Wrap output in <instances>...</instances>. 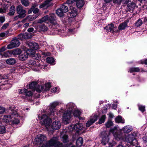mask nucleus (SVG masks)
Here are the masks:
<instances>
[{"instance_id": "obj_1", "label": "nucleus", "mask_w": 147, "mask_h": 147, "mask_svg": "<svg viewBox=\"0 0 147 147\" xmlns=\"http://www.w3.org/2000/svg\"><path fill=\"white\" fill-rule=\"evenodd\" d=\"M46 113L43 112L41 113L40 116L38 115V117L41 124L44 125L47 129L52 133L53 130L58 129L60 128L61 126V123L59 121H54L51 126L50 125L52 122L51 119L47 116Z\"/></svg>"}, {"instance_id": "obj_2", "label": "nucleus", "mask_w": 147, "mask_h": 147, "mask_svg": "<svg viewBox=\"0 0 147 147\" xmlns=\"http://www.w3.org/2000/svg\"><path fill=\"white\" fill-rule=\"evenodd\" d=\"M51 87L50 83L48 82L43 86L39 82H33L28 86V88L33 91H36L38 92H44L50 89Z\"/></svg>"}, {"instance_id": "obj_3", "label": "nucleus", "mask_w": 147, "mask_h": 147, "mask_svg": "<svg viewBox=\"0 0 147 147\" xmlns=\"http://www.w3.org/2000/svg\"><path fill=\"white\" fill-rule=\"evenodd\" d=\"M71 113H72L66 111L62 108L57 113V115H62V119L63 123L65 124L68 123V121L71 117Z\"/></svg>"}, {"instance_id": "obj_4", "label": "nucleus", "mask_w": 147, "mask_h": 147, "mask_svg": "<svg viewBox=\"0 0 147 147\" xmlns=\"http://www.w3.org/2000/svg\"><path fill=\"white\" fill-rule=\"evenodd\" d=\"M55 18V15L54 14L51 13L49 15V16H46L39 19L38 21L37 22L39 23H42L48 20L53 25L58 26V25L57 24Z\"/></svg>"}, {"instance_id": "obj_5", "label": "nucleus", "mask_w": 147, "mask_h": 147, "mask_svg": "<svg viewBox=\"0 0 147 147\" xmlns=\"http://www.w3.org/2000/svg\"><path fill=\"white\" fill-rule=\"evenodd\" d=\"M67 128L68 129V131H71L74 130L78 132L83 128V126L82 123H77L75 124L71 125Z\"/></svg>"}, {"instance_id": "obj_6", "label": "nucleus", "mask_w": 147, "mask_h": 147, "mask_svg": "<svg viewBox=\"0 0 147 147\" xmlns=\"http://www.w3.org/2000/svg\"><path fill=\"white\" fill-rule=\"evenodd\" d=\"M117 127L116 126L110 129V132L112 133L113 135L114 138L117 141L123 139L122 137V134L119 132H117Z\"/></svg>"}, {"instance_id": "obj_7", "label": "nucleus", "mask_w": 147, "mask_h": 147, "mask_svg": "<svg viewBox=\"0 0 147 147\" xmlns=\"http://www.w3.org/2000/svg\"><path fill=\"white\" fill-rule=\"evenodd\" d=\"M68 129L67 128H66L65 129L63 130L61 133V139L63 143H66L69 140L67 133L69 131H68Z\"/></svg>"}, {"instance_id": "obj_8", "label": "nucleus", "mask_w": 147, "mask_h": 147, "mask_svg": "<svg viewBox=\"0 0 147 147\" xmlns=\"http://www.w3.org/2000/svg\"><path fill=\"white\" fill-rule=\"evenodd\" d=\"M47 140L45 135L42 134L38 135L35 139V141L37 144H41Z\"/></svg>"}, {"instance_id": "obj_9", "label": "nucleus", "mask_w": 147, "mask_h": 147, "mask_svg": "<svg viewBox=\"0 0 147 147\" xmlns=\"http://www.w3.org/2000/svg\"><path fill=\"white\" fill-rule=\"evenodd\" d=\"M59 104V102H58L55 101L51 103L50 104V107L49 108V111H50V113L48 115H49L51 117H52L55 115L54 112L55 110V107Z\"/></svg>"}, {"instance_id": "obj_10", "label": "nucleus", "mask_w": 147, "mask_h": 147, "mask_svg": "<svg viewBox=\"0 0 147 147\" xmlns=\"http://www.w3.org/2000/svg\"><path fill=\"white\" fill-rule=\"evenodd\" d=\"M20 45V42L18 39L16 38H14L11 41L10 44L8 45L7 48L8 49H10L14 47H18Z\"/></svg>"}, {"instance_id": "obj_11", "label": "nucleus", "mask_w": 147, "mask_h": 147, "mask_svg": "<svg viewBox=\"0 0 147 147\" xmlns=\"http://www.w3.org/2000/svg\"><path fill=\"white\" fill-rule=\"evenodd\" d=\"M76 108V107L75 104L73 103L70 102L67 104L66 108H64L63 109L72 113L74 110Z\"/></svg>"}, {"instance_id": "obj_12", "label": "nucleus", "mask_w": 147, "mask_h": 147, "mask_svg": "<svg viewBox=\"0 0 147 147\" xmlns=\"http://www.w3.org/2000/svg\"><path fill=\"white\" fill-rule=\"evenodd\" d=\"M18 92L20 93L24 94L25 95V97H23L25 99L27 98V97L31 96L32 94V92L30 91H28L25 88L20 89Z\"/></svg>"}, {"instance_id": "obj_13", "label": "nucleus", "mask_w": 147, "mask_h": 147, "mask_svg": "<svg viewBox=\"0 0 147 147\" xmlns=\"http://www.w3.org/2000/svg\"><path fill=\"white\" fill-rule=\"evenodd\" d=\"M16 10L18 13L19 14L21 18H24L25 17L26 11L23 9L22 6L20 5L17 6Z\"/></svg>"}, {"instance_id": "obj_14", "label": "nucleus", "mask_w": 147, "mask_h": 147, "mask_svg": "<svg viewBox=\"0 0 147 147\" xmlns=\"http://www.w3.org/2000/svg\"><path fill=\"white\" fill-rule=\"evenodd\" d=\"M28 64L29 65L34 66L35 67L34 68H32V69L34 71H38L40 68V66L39 65H38L39 64L38 63L36 64L35 61L33 60H30Z\"/></svg>"}, {"instance_id": "obj_15", "label": "nucleus", "mask_w": 147, "mask_h": 147, "mask_svg": "<svg viewBox=\"0 0 147 147\" xmlns=\"http://www.w3.org/2000/svg\"><path fill=\"white\" fill-rule=\"evenodd\" d=\"M40 23L36 26V30L39 32L47 31L48 30L47 27L44 24L42 23Z\"/></svg>"}, {"instance_id": "obj_16", "label": "nucleus", "mask_w": 147, "mask_h": 147, "mask_svg": "<svg viewBox=\"0 0 147 147\" xmlns=\"http://www.w3.org/2000/svg\"><path fill=\"white\" fill-rule=\"evenodd\" d=\"M98 117L97 115L94 114L93 116H91L90 120L88 121L86 124L87 127H89L98 119Z\"/></svg>"}, {"instance_id": "obj_17", "label": "nucleus", "mask_w": 147, "mask_h": 147, "mask_svg": "<svg viewBox=\"0 0 147 147\" xmlns=\"http://www.w3.org/2000/svg\"><path fill=\"white\" fill-rule=\"evenodd\" d=\"M125 140L128 143H130L131 144L133 145L134 143L133 142L136 140H135V136L133 134H130L127 136L125 138Z\"/></svg>"}, {"instance_id": "obj_18", "label": "nucleus", "mask_w": 147, "mask_h": 147, "mask_svg": "<svg viewBox=\"0 0 147 147\" xmlns=\"http://www.w3.org/2000/svg\"><path fill=\"white\" fill-rule=\"evenodd\" d=\"M14 114H15V115H14L13 117L11 118V123L12 124H17L19 122V119L20 117L18 115L17 112H14Z\"/></svg>"}, {"instance_id": "obj_19", "label": "nucleus", "mask_w": 147, "mask_h": 147, "mask_svg": "<svg viewBox=\"0 0 147 147\" xmlns=\"http://www.w3.org/2000/svg\"><path fill=\"white\" fill-rule=\"evenodd\" d=\"M14 112L11 115H7L4 116L3 119V121L6 123L11 122V118L13 117L14 115H15V114H14Z\"/></svg>"}, {"instance_id": "obj_20", "label": "nucleus", "mask_w": 147, "mask_h": 147, "mask_svg": "<svg viewBox=\"0 0 147 147\" xmlns=\"http://www.w3.org/2000/svg\"><path fill=\"white\" fill-rule=\"evenodd\" d=\"M73 31V30L67 29L66 30V31L65 32L64 30H62L60 31L58 30V32L57 33L64 36H66L68 35L69 33H72Z\"/></svg>"}, {"instance_id": "obj_21", "label": "nucleus", "mask_w": 147, "mask_h": 147, "mask_svg": "<svg viewBox=\"0 0 147 147\" xmlns=\"http://www.w3.org/2000/svg\"><path fill=\"white\" fill-rule=\"evenodd\" d=\"M29 34L27 33L24 34H20L18 35V38L21 40L24 39H28L30 38Z\"/></svg>"}, {"instance_id": "obj_22", "label": "nucleus", "mask_w": 147, "mask_h": 147, "mask_svg": "<svg viewBox=\"0 0 147 147\" xmlns=\"http://www.w3.org/2000/svg\"><path fill=\"white\" fill-rule=\"evenodd\" d=\"M28 45L30 47L34 50H36L38 48V45L34 42H30L28 43Z\"/></svg>"}, {"instance_id": "obj_23", "label": "nucleus", "mask_w": 147, "mask_h": 147, "mask_svg": "<svg viewBox=\"0 0 147 147\" xmlns=\"http://www.w3.org/2000/svg\"><path fill=\"white\" fill-rule=\"evenodd\" d=\"M114 25L113 24H109L107 26L104 28V29H106L107 32H113L114 31Z\"/></svg>"}, {"instance_id": "obj_24", "label": "nucleus", "mask_w": 147, "mask_h": 147, "mask_svg": "<svg viewBox=\"0 0 147 147\" xmlns=\"http://www.w3.org/2000/svg\"><path fill=\"white\" fill-rule=\"evenodd\" d=\"M70 9L71 10V14L74 17H75L77 15V11L76 8L70 6Z\"/></svg>"}, {"instance_id": "obj_25", "label": "nucleus", "mask_w": 147, "mask_h": 147, "mask_svg": "<svg viewBox=\"0 0 147 147\" xmlns=\"http://www.w3.org/2000/svg\"><path fill=\"white\" fill-rule=\"evenodd\" d=\"M136 5L133 2L129 3L127 5V9L128 11H130L133 10L135 7Z\"/></svg>"}, {"instance_id": "obj_26", "label": "nucleus", "mask_w": 147, "mask_h": 147, "mask_svg": "<svg viewBox=\"0 0 147 147\" xmlns=\"http://www.w3.org/2000/svg\"><path fill=\"white\" fill-rule=\"evenodd\" d=\"M12 55L11 51H8L4 52L1 56L2 57L7 58L11 57Z\"/></svg>"}, {"instance_id": "obj_27", "label": "nucleus", "mask_w": 147, "mask_h": 147, "mask_svg": "<svg viewBox=\"0 0 147 147\" xmlns=\"http://www.w3.org/2000/svg\"><path fill=\"white\" fill-rule=\"evenodd\" d=\"M127 26V23L124 22L120 24L118 26V28L119 30H122L125 29Z\"/></svg>"}, {"instance_id": "obj_28", "label": "nucleus", "mask_w": 147, "mask_h": 147, "mask_svg": "<svg viewBox=\"0 0 147 147\" xmlns=\"http://www.w3.org/2000/svg\"><path fill=\"white\" fill-rule=\"evenodd\" d=\"M76 2L77 6L79 8L82 7L85 4L83 0H76Z\"/></svg>"}, {"instance_id": "obj_29", "label": "nucleus", "mask_w": 147, "mask_h": 147, "mask_svg": "<svg viewBox=\"0 0 147 147\" xmlns=\"http://www.w3.org/2000/svg\"><path fill=\"white\" fill-rule=\"evenodd\" d=\"M83 143V139L82 137H79L76 142V145L77 147H80L81 146Z\"/></svg>"}, {"instance_id": "obj_30", "label": "nucleus", "mask_w": 147, "mask_h": 147, "mask_svg": "<svg viewBox=\"0 0 147 147\" xmlns=\"http://www.w3.org/2000/svg\"><path fill=\"white\" fill-rule=\"evenodd\" d=\"M28 55L27 53L26 52H24V53H22L20 56V59L22 61L25 60L27 58Z\"/></svg>"}, {"instance_id": "obj_31", "label": "nucleus", "mask_w": 147, "mask_h": 147, "mask_svg": "<svg viewBox=\"0 0 147 147\" xmlns=\"http://www.w3.org/2000/svg\"><path fill=\"white\" fill-rule=\"evenodd\" d=\"M16 11V9L14 6L12 5L11 7L10 10L9 12L8 13V15L9 16H13V15Z\"/></svg>"}, {"instance_id": "obj_32", "label": "nucleus", "mask_w": 147, "mask_h": 147, "mask_svg": "<svg viewBox=\"0 0 147 147\" xmlns=\"http://www.w3.org/2000/svg\"><path fill=\"white\" fill-rule=\"evenodd\" d=\"M11 54L14 55H20L21 53V51L19 49H16L13 50L11 51Z\"/></svg>"}, {"instance_id": "obj_33", "label": "nucleus", "mask_w": 147, "mask_h": 147, "mask_svg": "<svg viewBox=\"0 0 147 147\" xmlns=\"http://www.w3.org/2000/svg\"><path fill=\"white\" fill-rule=\"evenodd\" d=\"M133 130V128L129 126H126L123 128V131L124 132L128 133L130 132Z\"/></svg>"}, {"instance_id": "obj_34", "label": "nucleus", "mask_w": 147, "mask_h": 147, "mask_svg": "<svg viewBox=\"0 0 147 147\" xmlns=\"http://www.w3.org/2000/svg\"><path fill=\"white\" fill-rule=\"evenodd\" d=\"M6 62L7 64L13 65L16 63V61L14 59L11 58L7 59L6 60Z\"/></svg>"}, {"instance_id": "obj_35", "label": "nucleus", "mask_w": 147, "mask_h": 147, "mask_svg": "<svg viewBox=\"0 0 147 147\" xmlns=\"http://www.w3.org/2000/svg\"><path fill=\"white\" fill-rule=\"evenodd\" d=\"M73 112L74 115L75 117H79L81 113L80 110L76 108L74 110Z\"/></svg>"}, {"instance_id": "obj_36", "label": "nucleus", "mask_w": 147, "mask_h": 147, "mask_svg": "<svg viewBox=\"0 0 147 147\" xmlns=\"http://www.w3.org/2000/svg\"><path fill=\"white\" fill-rule=\"evenodd\" d=\"M115 121L116 122L119 123H124V120L122 119V117L121 116H118L115 119Z\"/></svg>"}, {"instance_id": "obj_37", "label": "nucleus", "mask_w": 147, "mask_h": 147, "mask_svg": "<svg viewBox=\"0 0 147 147\" xmlns=\"http://www.w3.org/2000/svg\"><path fill=\"white\" fill-rule=\"evenodd\" d=\"M106 118V116L105 115H102L100 118L99 119L97 123L99 124H101L104 122L105 119Z\"/></svg>"}, {"instance_id": "obj_38", "label": "nucleus", "mask_w": 147, "mask_h": 147, "mask_svg": "<svg viewBox=\"0 0 147 147\" xmlns=\"http://www.w3.org/2000/svg\"><path fill=\"white\" fill-rule=\"evenodd\" d=\"M140 69L138 67H132L130 68L128 72H129L131 73L133 72H138L140 71Z\"/></svg>"}, {"instance_id": "obj_39", "label": "nucleus", "mask_w": 147, "mask_h": 147, "mask_svg": "<svg viewBox=\"0 0 147 147\" xmlns=\"http://www.w3.org/2000/svg\"><path fill=\"white\" fill-rule=\"evenodd\" d=\"M47 62L49 63L52 64V65H54L53 62L54 61V58L51 57H49L47 58L46 59Z\"/></svg>"}, {"instance_id": "obj_40", "label": "nucleus", "mask_w": 147, "mask_h": 147, "mask_svg": "<svg viewBox=\"0 0 147 147\" xmlns=\"http://www.w3.org/2000/svg\"><path fill=\"white\" fill-rule=\"evenodd\" d=\"M56 13L58 16L60 17L63 16L64 14V12L60 8L56 10Z\"/></svg>"}, {"instance_id": "obj_41", "label": "nucleus", "mask_w": 147, "mask_h": 147, "mask_svg": "<svg viewBox=\"0 0 147 147\" xmlns=\"http://www.w3.org/2000/svg\"><path fill=\"white\" fill-rule=\"evenodd\" d=\"M64 13L67 12L68 10V9L67 6L65 5H63L60 8Z\"/></svg>"}, {"instance_id": "obj_42", "label": "nucleus", "mask_w": 147, "mask_h": 147, "mask_svg": "<svg viewBox=\"0 0 147 147\" xmlns=\"http://www.w3.org/2000/svg\"><path fill=\"white\" fill-rule=\"evenodd\" d=\"M34 50V49H33L31 48H30V49H28L27 50L26 52L27 53L28 55H34L35 53V51Z\"/></svg>"}, {"instance_id": "obj_43", "label": "nucleus", "mask_w": 147, "mask_h": 147, "mask_svg": "<svg viewBox=\"0 0 147 147\" xmlns=\"http://www.w3.org/2000/svg\"><path fill=\"white\" fill-rule=\"evenodd\" d=\"M142 21L141 19H139L137 22L135 23V26L137 27H140L142 24Z\"/></svg>"}, {"instance_id": "obj_44", "label": "nucleus", "mask_w": 147, "mask_h": 147, "mask_svg": "<svg viewBox=\"0 0 147 147\" xmlns=\"http://www.w3.org/2000/svg\"><path fill=\"white\" fill-rule=\"evenodd\" d=\"M107 127L109 128L113 125V123L111 120H109L105 124Z\"/></svg>"}, {"instance_id": "obj_45", "label": "nucleus", "mask_w": 147, "mask_h": 147, "mask_svg": "<svg viewBox=\"0 0 147 147\" xmlns=\"http://www.w3.org/2000/svg\"><path fill=\"white\" fill-rule=\"evenodd\" d=\"M38 15H35V16H30L28 17V19L29 21H32L36 19L38 16Z\"/></svg>"}, {"instance_id": "obj_46", "label": "nucleus", "mask_w": 147, "mask_h": 147, "mask_svg": "<svg viewBox=\"0 0 147 147\" xmlns=\"http://www.w3.org/2000/svg\"><path fill=\"white\" fill-rule=\"evenodd\" d=\"M5 132V128L4 126H0V134H3Z\"/></svg>"}, {"instance_id": "obj_47", "label": "nucleus", "mask_w": 147, "mask_h": 147, "mask_svg": "<svg viewBox=\"0 0 147 147\" xmlns=\"http://www.w3.org/2000/svg\"><path fill=\"white\" fill-rule=\"evenodd\" d=\"M8 78V76L7 75H4L3 76H0V80H1V82H3V80H6Z\"/></svg>"}, {"instance_id": "obj_48", "label": "nucleus", "mask_w": 147, "mask_h": 147, "mask_svg": "<svg viewBox=\"0 0 147 147\" xmlns=\"http://www.w3.org/2000/svg\"><path fill=\"white\" fill-rule=\"evenodd\" d=\"M7 9L8 8L7 7H5L3 9L2 8H0V13H5Z\"/></svg>"}, {"instance_id": "obj_49", "label": "nucleus", "mask_w": 147, "mask_h": 147, "mask_svg": "<svg viewBox=\"0 0 147 147\" xmlns=\"http://www.w3.org/2000/svg\"><path fill=\"white\" fill-rule=\"evenodd\" d=\"M21 3L23 5L25 6H28L29 4L28 1L25 0H21Z\"/></svg>"}, {"instance_id": "obj_50", "label": "nucleus", "mask_w": 147, "mask_h": 147, "mask_svg": "<svg viewBox=\"0 0 147 147\" xmlns=\"http://www.w3.org/2000/svg\"><path fill=\"white\" fill-rule=\"evenodd\" d=\"M138 107L139 109L142 112H143L145 110V107L142 105H139Z\"/></svg>"}, {"instance_id": "obj_51", "label": "nucleus", "mask_w": 147, "mask_h": 147, "mask_svg": "<svg viewBox=\"0 0 147 147\" xmlns=\"http://www.w3.org/2000/svg\"><path fill=\"white\" fill-rule=\"evenodd\" d=\"M5 110V109L4 107L0 106V114H3Z\"/></svg>"}, {"instance_id": "obj_52", "label": "nucleus", "mask_w": 147, "mask_h": 147, "mask_svg": "<svg viewBox=\"0 0 147 147\" xmlns=\"http://www.w3.org/2000/svg\"><path fill=\"white\" fill-rule=\"evenodd\" d=\"M58 88L57 87L51 89V92L54 93H57L58 92Z\"/></svg>"}, {"instance_id": "obj_53", "label": "nucleus", "mask_w": 147, "mask_h": 147, "mask_svg": "<svg viewBox=\"0 0 147 147\" xmlns=\"http://www.w3.org/2000/svg\"><path fill=\"white\" fill-rule=\"evenodd\" d=\"M6 50V49L5 47H3L0 49V55H2L3 52Z\"/></svg>"}, {"instance_id": "obj_54", "label": "nucleus", "mask_w": 147, "mask_h": 147, "mask_svg": "<svg viewBox=\"0 0 147 147\" xmlns=\"http://www.w3.org/2000/svg\"><path fill=\"white\" fill-rule=\"evenodd\" d=\"M15 108L16 107H15L14 105H12L11 107H9V109L11 111H13V112L12 113V114L14 112H16V110H14Z\"/></svg>"}, {"instance_id": "obj_55", "label": "nucleus", "mask_w": 147, "mask_h": 147, "mask_svg": "<svg viewBox=\"0 0 147 147\" xmlns=\"http://www.w3.org/2000/svg\"><path fill=\"white\" fill-rule=\"evenodd\" d=\"M9 24L8 23H6L2 27V29L3 30L6 29L8 26Z\"/></svg>"}, {"instance_id": "obj_56", "label": "nucleus", "mask_w": 147, "mask_h": 147, "mask_svg": "<svg viewBox=\"0 0 147 147\" xmlns=\"http://www.w3.org/2000/svg\"><path fill=\"white\" fill-rule=\"evenodd\" d=\"M5 18L4 16H0V21L1 23H3L5 21Z\"/></svg>"}, {"instance_id": "obj_57", "label": "nucleus", "mask_w": 147, "mask_h": 147, "mask_svg": "<svg viewBox=\"0 0 147 147\" xmlns=\"http://www.w3.org/2000/svg\"><path fill=\"white\" fill-rule=\"evenodd\" d=\"M75 0H67V3L68 4H71L74 2Z\"/></svg>"}, {"instance_id": "obj_58", "label": "nucleus", "mask_w": 147, "mask_h": 147, "mask_svg": "<svg viewBox=\"0 0 147 147\" xmlns=\"http://www.w3.org/2000/svg\"><path fill=\"white\" fill-rule=\"evenodd\" d=\"M122 0H114L113 2L119 4L121 3Z\"/></svg>"}, {"instance_id": "obj_59", "label": "nucleus", "mask_w": 147, "mask_h": 147, "mask_svg": "<svg viewBox=\"0 0 147 147\" xmlns=\"http://www.w3.org/2000/svg\"><path fill=\"white\" fill-rule=\"evenodd\" d=\"M7 34L5 32H2L0 34V36L1 37H5V36H7Z\"/></svg>"}, {"instance_id": "obj_60", "label": "nucleus", "mask_w": 147, "mask_h": 147, "mask_svg": "<svg viewBox=\"0 0 147 147\" xmlns=\"http://www.w3.org/2000/svg\"><path fill=\"white\" fill-rule=\"evenodd\" d=\"M39 9L37 8H35L33 11V12L34 13H37L39 11Z\"/></svg>"}, {"instance_id": "obj_61", "label": "nucleus", "mask_w": 147, "mask_h": 147, "mask_svg": "<svg viewBox=\"0 0 147 147\" xmlns=\"http://www.w3.org/2000/svg\"><path fill=\"white\" fill-rule=\"evenodd\" d=\"M140 63L142 64H147V59L144 61L141 60L140 61Z\"/></svg>"}, {"instance_id": "obj_62", "label": "nucleus", "mask_w": 147, "mask_h": 147, "mask_svg": "<svg viewBox=\"0 0 147 147\" xmlns=\"http://www.w3.org/2000/svg\"><path fill=\"white\" fill-rule=\"evenodd\" d=\"M38 6V4L36 3H34L32 5V8L33 9H35L36 7H37Z\"/></svg>"}, {"instance_id": "obj_63", "label": "nucleus", "mask_w": 147, "mask_h": 147, "mask_svg": "<svg viewBox=\"0 0 147 147\" xmlns=\"http://www.w3.org/2000/svg\"><path fill=\"white\" fill-rule=\"evenodd\" d=\"M34 29L33 28H28L27 31L28 32H32L34 31Z\"/></svg>"}, {"instance_id": "obj_64", "label": "nucleus", "mask_w": 147, "mask_h": 147, "mask_svg": "<svg viewBox=\"0 0 147 147\" xmlns=\"http://www.w3.org/2000/svg\"><path fill=\"white\" fill-rule=\"evenodd\" d=\"M21 18L20 16V14H19L18 16H15L14 19V20L16 21L19 18Z\"/></svg>"}]
</instances>
